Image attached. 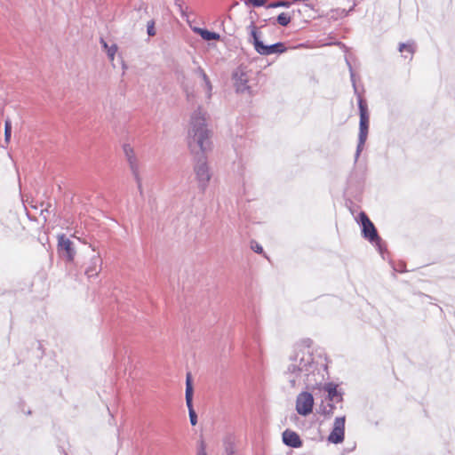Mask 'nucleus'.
I'll return each mask as SVG.
<instances>
[{"label": "nucleus", "mask_w": 455, "mask_h": 455, "mask_svg": "<svg viewBox=\"0 0 455 455\" xmlns=\"http://www.w3.org/2000/svg\"><path fill=\"white\" fill-rule=\"evenodd\" d=\"M27 415H31L32 414V411L31 410H28L25 412Z\"/></svg>", "instance_id": "nucleus-33"}, {"label": "nucleus", "mask_w": 455, "mask_h": 455, "mask_svg": "<svg viewBox=\"0 0 455 455\" xmlns=\"http://www.w3.org/2000/svg\"><path fill=\"white\" fill-rule=\"evenodd\" d=\"M315 370H317V363L314 360L313 354L305 349H299L289 356L283 377L291 388H295L302 379L307 387H309V376Z\"/></svg>", "instance_id": "nucleus-2"}, {"label": "nucleus", "mask_w": 455, "mask_h": 455, "mask_svg": "<svg viewBox=\"0 0 455 455\" xmlns=\"http://www.w3.org/2000/svg\"><path fill=\"white\" fill-rule=\"evenodd\" d=\"M175 4H176V5H178V6H179V8H180V12L183 13L181 2H180V0H175Z\"/></svg>", "instance_id": "nucleus-32"}, {"label": "nucleus", "mask_w": 455, "mask_h": 455, "mask_svg": "<svg viewBox=\"0 0 455 455\" xmlns=\"http://www.w3.org/2000/svg\"><path fill=\"white\" fill-rule=\"evenodd\" d=\"M225 451H226V455H235L234 444L232 443H228L226 445Z\"/></svg>", "instance_id": "nucleus-28"}, {"label": "nucleus", "mask_w": 455, "mask_h": 455, "mask_svg": "<svg viewBox=\"0 0 455 455\" xmlns=\"http://www.w3.org/2000/svg\"><path fill=\"white\" fill-rule=\"evenodd\" d=\"M206 115L201 106L192 113L188 137V148L194 155V172L202 192L206 190L212 178L206 156V153L212 150V132L208 129Z\"/></svg>", "instance_id": "nucleus-1"}, {"label": "nucleus", "mask_w": 455, "mask_h": 455, "mask_svg": "<svg viewBox=\"0 0 455 455\" xmlns=\"http://www.w3.org/2000/svg\"><path fill=\"white\" fill-rule=\"evenodd\" d=\"M195 72L196 74H198L202 77V82L204 83L205 89L207 91V98L211 99V97H212V83H211L208 76L206 75V73L204 72V70L201 67H198L196 69Z\"/></svg>", "instance_id": "nucleus-18"}, {"label": "nucleus", "mask_w": 455, "mask_h": 455, "mask_svg": "<svg viewBox=\"0 0 455 455\" xmlns=\"http://www.w3.org/2000/svg\"><path fill=\"white\" fill-rule=\"evenodd\" d=\"M117 52V46L116 44H112L110 45L108 50H107V54H108V57L109 58L110 60H113L114 58H115V55Z\"/></svg>", "instance_id": "nucleus-22"}, {"label": "nucleus", "mask_w": 455, "mask_h": 455, "mask_svg": "<svg viewBox=\"0 0 455 455\" xmlns=\"http://www.w3.org/2000/svg\"><path fill=\"white\" fill-rule=\"evenodd\" d=\"M124 152L127 161L129 163L131 172L134 177V180L137 182L138 189L141 195L142 194L141 179L140 177L139 167H138L136 157L133 153V149L129 144H124Z\"/></svg>", "instance_id": "nucleus-11"}, {"label": "nucleus", "mask_w": 455, "mask_h": 455, "mask_svg": "<svg viewBox=\"0 0 455 455\" xmlns=\"http://www.w3.org/2000/svg\"><path fill=\"white\" fill-rule=\"evenodd\" d=\"M248 29L251 31L250 42L253 44L255 51L259 54L268 56L275 53L281 54L287 51L285 44L282 42H277L273 44H265L260 40V35L253 20L251 21V24L248 26Z\"/></svg>", "instance_id": "nucleus-3"}, {"label": "nucleus", "mask_w": 455, "mask_h": 455, "mask_svg": "<svg viewBox=\"0 0 455 455\" xmlns=\"http://www.w3.org/2000/svg\"><path fill=\"white\" fill-rule=\"evenodd\" d=\"M147 32L149 36H153L156 35L155 22L153 20L148 22Z\"/></svg>", "instance_id": "nucleus-26"}, {"label": "nucleus", "mask_w": 455, "mask_h": 455, "mask_svg": "<svg viewBox=\"0 0 455 455\" xmlns=\"http://www.w3.org/2000/svg\"><path fill=\"white\" fill-rule=\"evenodd\" d=\"M102 259L100 254L92 257L89 265L85 269V275L91 278L98 275L101 270Z\"/></svg>", "instance_id": "nucleus-13"}, {"label": "nucleus", "mask_w": 455, "mask_h": 455, "mask_svg": "<svg viewBox=\"0 0 455 455\" xmlns=\"http://www.w3.org/2000/svg\"><path fill=\"white\" fill-rule=\"evenodd\" d=\"M267 3V0H247L245 4H251L254 7H261L264 6Z\"/></svg>", "instance_id": "nucleus-23"}, {"label": "nucleus", "mask_w": 455, "mask_h": 455, "mask_svg": "<svg viewBox=\"0 0 455 455\" xmlns=\"http://www.w3.org/2000/svg\"><path fill=\"white\" fill-rule=\"evenodd\" d=\"M186 94H187V99L188 100H191L192 99L195 98V94L193 92H188V91H186Z\"/></svg>", "instance_id": "nucleus-30"}, {"label": "nucleus", "mask_w": 455, "mask_h": 455, "mask_svg": "<svg viewBox=\"0 0 455 455\" xmlns=\"http://www.w3.org/2000/svg\"><path fill=\"white\" fill-rule=\"evenodd\" d=\"M12 136V123L9 119L4 122V140L8 143Z\"/></svg>", "instance_id": "nucleus-20"}, {"label": "nucleus", "mask_w": 455, "mask_h": 455, "mask_svg": "<svg viewBox=\"0 0 455 455\" xmlns=\"http://www.w3.org/2000/svg\"><path fill=\"white\" fill-rule=\"evenodd\" d=\"M197 455H207L205 452V447L204 442L201 443L200 449L197 451Z\"/></svg>", "instance_id": "nucleus-29"}, {"label": "nucleus", "mask_w": 455, "mask_h": 455, "mask_svg": "<svg viewBox=\"0 0 455 455\" xmlns=\"http://www.w3.org/2000/svg\"><path fill=\"white\" fill-rule=\"evenodd\" d=\"M283 443L291 448H299L302 446V440L299 435L291 430L286 429L283 433Z\"/></svg>", "instance_id": "nucleus-12"}, {"label": "nucleus", "mask_w": 455, "mask_h": 455, "mask_svg": "<svg viewBox=\"0 0 455 455\" xmlns=\"http://www.w3.org/2000/svg\"><path fill=\"white\" fill-rule=\"evenodd\" d=\"M291 17L290 14L286 12H282L276 17L275 21L273 22V24L276 22L282 27H286L291 22Z\"/></svg>", "instance_id": "nucleus-19"}, {"label": "nucleus", "mask_w": 455, "mask_h": 455, "mask_svg": "<svg viewBox=\"0 0 455 455\" xmlns=\"http://www.w3.org/2000/svg\"><path fill=\"white\" fill-rule=\"evenodd\" d=\"M344 395H341L339 397H334L331 398V400H328L331 403H333L335 405H337L339 409H343V403H344Z\"/></svg>", "instance_id": "nucleus-25"}, {"label": "nucleus", "mask_w": 455, "mask_h": 455, "mask_svg": "<svg viewBox=\"0 0 455 455\" xmlns=\"http://www.w3.org/2000/svg\"><path fill=\"white\" fill-rule=\"evenodd\" d=\"M291 4V2L285 1V0H280L275 1L267 5V8H276V7H285L289 8Z\"/></svg>", "instance_id": "nucleus-21"}, {"label": "nucleus", "mask_w": 455, "mask_h": 455, "mask_svg": "<svg viewBox=\"0 0 455 455\" xmlns=\"http://www.w3.org/2000/svg\"><path fill=\"white\" fill-rule=\"evenodd\" d=\"M58 252L66 260V262H74L76 256L74 243L64 234L58 235Z\"/></svg>", "instance_id": "nucleus-7"}, {"label": "nucleus", "mask_w": 455, "mask_h": 455, "mask_svg": "<svg viewBox=\"0 0 455 455\" xmlns=\"http://www.w3.org/2000/svg\"><path fill=\"white\" fill-rule=\"evenodd\" d=\"M232 81L236 93H247L250 96L253 95L251 86L248 85V74L242 67H238L233 71Z\"/></svg>", "instance_id": "nucleus-6"}, {"label": "nucleus", "mask_w": 455, "mask_h": 455, "mask_svg": "<svg viewBox=\"0 0 455 455\" xmlns=\"http://www.w3.org/2000/svg\"><path fill=\"white\" fill-rule=\"evenodd\" d=\"M356 220L362 228L363 237L375 245L379 252L383 254L384 251L387 250L386 246L368 215L364 212H360Z\"/></svg>", "instance_id": "nucleus-4"}, {"label": "nucleus", "mask_w": 455, "mask_h": 455, "mask_svg": "<svg viewBox=\"0 0 455 455\" xmlns=\"http://www.w3.org/2000/svg\"><path fill=\"white\" fill-rule=\"evenodd\" d=\"M251 249L256 253H263V247L255 241L251 242Z\"/></svg>", "instance_id": "nucleus-24"}, {"label": "nucleus", "mask_w": 455, "mask_h": 455, "mask_svg": "<svg viewBox=\"0 0 455 455\" xmlns=\"http://www.w3.org/2000/svg\"><path fill=\"white\" fill-rule=\"evenodd\" d=\"M398 51L400 52H407L409 55L404 54V59L412 60L413 54L416 51V45L414 41H408L407 43H400L398 46Z\"/></svg>", "instance_id": "nucleus-16"}, {"label": "nucleus", "mask_w": 455, "mask_h": 455, "mask_svg": "<svg viewBox=\"0 0 455 455\" xmlns=\"http://www.w3.org/2000/svg\"><path fill=\"white\" fill-rule=\"evenodd\" d=\"M347 64L348 68H349L350 79H351L352 84L354 86L355 92H356V85H355V73H354L353 68H352L350 62L347 60Z\"/></svg>", "instance_id": "nucleus-27"}, {"label": "nucleus", "mask_w": 455, "mask_h": 455, "mask_svg": "<svg viewBox=\"0 0 455 455\" xmlns=\"http://www.w3.org/2000/svg\"><path fill=\"white\" fill-rule=\"evenodd\" d=\"M194 31L205 41H217L220 39V34L206 28H196Z\"/></svg>", "instance_id": "nucleus-17"}, {"label": "nucleus", "mask_w": 455, "mask_h": 455, "mask_svg": "<svg viewBox=\"0 0 455 455\" xmlns=\"http://www.w3.org/2000/svg\"><path fill=\"white\" fill-rule=\"evenodd\" d=\"M339 408L333 403L329 401H322L321 404L318 407L317 413L322 415L324 419H330L333 414L335 410Z\"/></svg>", "instance_id": "nucleus-15"}, {"label": "nucleus", "mask_w": 455, "mask_h": 455, "mask_svg": "<svg viewBox=\"0 0 455 455\" xmlns=\"http://www.w3.org/2000/svg\"><path fill=\"white\" fill-rule=\"evenodd\" d=\"M314 396L307 391H303L297 395L296 411L301 416H307L313 411Z\"/></svg>", "instance_id": "nucleus-8"}, {"label": "nucleus", "mask_w": 455, "mask_h": 455, "mask_svg": "<svg viewBox=\"0 0 455 455\" xmlns=\"http://www.w3.org/2000/svg\"><path fill=\"white\" fill-rule=\"evenodd\" d=\"M193 395H194V387L193 381L190 373L187 374L186 377V390H185V398L186 404L188 410L189 420L192 426H196L197 423V414L193 406Z\"/></svg>", "instance_id": "nucleus-9"}, {"label": "nucleus", "mask_w": 455, "mask_h": 455, "mask_svg": "<svg viewBox=\"0 0 455 455\" xmlns=\"http://www.w3.org/2000/svg\"><path fill=\"white\" fill-rule=\"evenodd\" d=\"M358 108L360 115L359 121V134H358V143L355 154V163L357 162L363 149L364 144L367 140L368 133H369V125H370V115L368 111L367 103L365 100L359 96L358 99Z\"/></svg>", "instance_id": "nucleus-5"}, {"label": "nucleus", "mask_w": 455, "mask_h": 455, "mask_svg": "<svg viewBox=\"0 0 455 455\" xmlns=\"http://www.w3.org/2000/svg\"><path fill=\"white\" fill-rule=\"evenodd\" d=\"M346 416L337 417L334 419L332 429L328 435V442L334 444L341 443L345 438Z\"/></svg>", "instance_id": "nucleus-10"}, {"label": "nucleus", "mask_w": 455, "mask_h": 455, "mask_svg": "<svg viewBox=\"0 0 455 455\" xmlns=\"http://www.w3.org/2000/svg\"><path fill=\"white\" fill-rule=\"evenodd\" d=\"M323 390L326 392L324 397L325 401L331 400L334 397H339L344 395V392L341 388H339L338 385L333 382H327L323 385Z\"/></svg>", "instance_id": "nucleus-14"}, {"label": "nucleus", "mask_w": 455, "mask_h": 455, "mask_svg": "<svg viewBox=\"0 0 455 455\" xmlns=\"http://www.w3.org/2000/svg\"><path fill=\"white\" fill-rule=\"evenodd\" d=\"M100 44L102 45V47L107 51L108 48L109 47L108 44H107V42L104 40V39H100Z\"/></svg>", "instance_id": "nucleus-31"}]
</instances>
